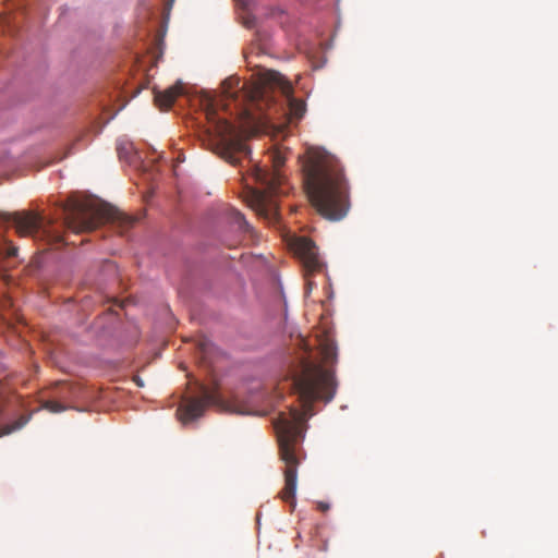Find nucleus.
Masks as SVG:
<instances>
[{"label":"nucleus","mask_w":558,"mask_h":558,"mask_svg":"<svg viewBox=\"0 0 558 558\" xmlns=\"http://www.w3.org/2000/svg\"><path fill=\"white\" fill-rule=\"evenodd\" d=\"M205 114L208 121V132L218 140L222 158L232 165H238L243 158H248L250 148L233 124L218 114L215 100L208 99Z\"/></svg>","instance_id":"obj_5"},{"label":"nucleus","mask_w":558,"mask_h":558,"mask_svg":"<svg viewBox=\"0 0 558 558\" xmlns=\"http://www.w3.org/2000/svg\"><path fill=\"white\" fill-rule=\"evenodd\" d=\"M318 509H320L322 511H327L329 509V506L327 504L319 502Z\"/></svg>","instance_id":"obj_19"},{"label":"nucleus","mask_w":558,"mask_h":558,"mask_svg":"<svg viewBox=\"0 0 558 558\" xmlns=\"http://www.w3.org/2000/svg\"><path fill=\"white\" fill-rule=\"evenodd\" d=\"M245 25H246V27H253V26H254V23H253V21L247 20V21L245 22Z\"/></svg>","instance_id":"obj_20"},{"label":"nucleus","mask_w":558,"mask_h":558,"mask_svg":"<svg viewBox=\"0 0 558 558\" xmlns=\"http://www.w3.org/2000/svg\"><path fill=\"white\" fill-rule=\"evenodd\" d=\"M184 94V86L181 81L165 90L154 89L155 105L161 110H168L172 107L175 99Z\"/></svg>","instance_id":"obj_9"},{"label":"nucleus","mask_w":558,"mask_h":558,"mask_svg":"<svg viewBox=\"0 0 558 558\" xmlns=\"http://www.w3.org/2000/svg\"><path fill=\"white\" fill-rule=\"evenodd\" d=\"M299 395L301 410L291 409L289 416L281 414L275 423L280 458L284 462V486L279 493L280 498L294 506L299 458L296 445L304 436V424L314 415L313 402H329L336 393L333 372L320 365L307 363L303 372L293 380Z\"/></svg>","instance_id":"obj_1"},{"label":"nucleus","mask_w":558,"mask_h":558,"mask_svg":"<svg viewBox=\"0 0 558 558\" xmlns=\"http://www.w3.org/2000/svg\"><path fill=\"white\" fill-rule=\"evenodd\" d=\"M64 226L74 233L87 232L105 222H117L122 228H130L134 218L107 203L71 199L64 209Z\"/></svg>","instance_id":"obj_3"},{"label":"nucleus","mask_w":558,"mask_h":558,"mask_svg":"<svg viewBox=\"0 0 558 558\" xmlns=\"http://www.w3.org/2000/svg\"><path fill=\"white\" fill-rule=\"evenodd\" d=\"M134 381L136 383V385H137L138 387H143V386H144V381H143V380H142V378H141V377H138V376H135V377H134Z\"/></svg>","instance_id":"obj_18"},{"label":"nucleus","mask_w":558,"mask_h":558,"mask_svg":"<svg viewBox=\"0 0 558 558\" xmlns=\"http://www.w3.org/2000/svg\"><path fill=\"white\" fill-rule=\"evenodd\" d=\"M293 248L307 272L313 274L322 270L323 264L318 256L317 246L311 239L305 236L296 238L293 242Z\"/></svg>","instance_id":"obj_8"},{"label":"nucleus","mask_w":558,"mask_h":558,"mask_svg":"<svg viewBox=\"0 0 558 558\" xmlns=\"http://www.w3.org/2000/svg\"><path fill=\"white\" fill-rule=\"evenodd\" d=\"M1 304H2V306H3V307H9V306H11V305H12L11 300H10V299H8V298H4V299L1 301Z\"/></svg>","instance_id":"obj_17"},{"label":"nucleus","mask_w":558,"mask_h":558,"mask_svg":"<svg viewBox=\"0 0 558 558\" xmlns=\"http://www.w3.org/2000/svg\"><path fill=\"white\" fill-rule=\"evenodd\" d=\"M233 82H235L236 84L239 83L238 80H233V78H228L222 83V89H223L225 97L227 96V97L232 98L234 96V93L230 90Z\"/></svg>","instance_id":"obj_16"},{"label":"nucleus","mask_w":558,"mask_h":558,"mask_svg":"<svg viewBox=\"0 0 558 558\" xmlns=\"http://www.w3.org/2000/svg\"><path fill=\"white\" fill-rule=\"evenodd\" d=\"M230 218L234 223H236L239 226L240 229H242V230L250 229L247 221L245 220L244 216L240 211L232 209L230 211Z\"/></svg>","instance_id":"obj_13"},{"label":"nucleus","mask_w":558,"mask_h":558,"mask_svg":"<svg viewBox=\"0 0 558 558\" xmlns=\"http://www.w3.org/2000/svg\"><path fill=\"white\" fill-rule=\"evenodd\" d=\"M304 184L313 207L331 221L343 219L350 209V185L340 160L313 148L303 163Z\"/></svg>","instance_id":"obj_2"},{"label":"nucleus","mask_w":558,"mask_h":558,"mask_svg":"<svg viewBox=\"0 0 558 558\" xmlns=\"http://www.w3.org/2000/svg\"><path fill=\"white\" fill-rule=\"evenodd\" d=\"M201 396L189 397L179 407L177 413L183 424L194 421L203 415L205 409L218 402V396L206 386H201Z\"/></svg>","instance_id":"obj_7"},{"label":"nucleus","mask_w":558,"mask_h":558,"mask_svg":"<svg viewBox=\"0 0 558 558\" xmlns=\"http://www.w3.org/2000/svg\"><path fill=\"white\" fill-rule=\"evenodd\" d=\"M27 423V418L21 417L19 421L14 422L12 425H5L0 430V436L9 435L10 433L22 428Z\"/></svg>","instance_id":"obj_14"},{"label":"nucleus","mask_w":558,"mask_h":558,"mask_svg":"<svg viewBox=\"0 0 558 558\" xmlns=\"http://www.w3.org/2000/svg\"><path fill=\"white\" fill-rule=\"evenodd\" d=\"M184 94V86L181 81L165 90L154 89L155 105L161 110H168L172 107L175 99Z\"/></svg>","instance_id":"obj_10"},{"label":"nucleus","mask_w":558,"mask_h":558,"mask_svg":"<svg viewBox=\"0 0 558 558\" xmlns=\"http://www.w3.org/2000/svg\"><path fill=\"white\" fill-rule=\"evenodd\" d=\"M276 76L277 83L280 85L282 93L287 97L291 116L295 119L302 118L305 112V104L302 100L292 97L293 87L289 82L283 81V78L277 74Z\"/></svg>","instance_id":"obj_11"},{"label":"nucleus","mask_w":558,"mask_h":558,"mask_svg":"<svg viewBox=\"0 0 558 558\" xmlns=\"http://www.w3.org/2000/svg\"><path fill=\"white\" fill-rule=\"evenodd\" d=\"M0 217L4 221L14 225L21 236H33L36 240L46 241L49 245L58 247L63 243V235L56 230L50 222L46 223L44 218L31 211L3 213Z\"/></svg>","instance_id":"obj_6"},{"label":"nucleus","mask_w":558,"mask_h":558,"mask_svg":"<svg viewBox=\"0 0 558 558\" xmlns=\"http://www.w3.org/2000/svg\"><path fill=\"white\" fill-rule=\"evenodd\" d=\"M272 170H266L257 165L253 166V177L263 187L253 192L250 206L256 214L269 222L278 219V204L275 196L283 193V175L279 169L284 165L286 157L280 151H272L270 155Z\"/></svg>","instance_id":"obj_4"},{"label":"nucleus","mask_w":558,"mask_h":558,"mask_svg":"<svg viewBox=\"0 0 558 558\" xmlns=\"http://www.w3.org/2000/svg\"><path fill=\"white\" fill-rule=\"evenodd\" d=\"M15 253H16V248L13 247V248L10 250L9 255L13 256V255H15Z\"/></svg>","instance_id":"obj_21"},{"label":"nucleus","mask_w":558,"mask_h":558,"mask_svg":"<svg viewBox=\"0 0 558 558\" xmlns=\"http://www.w3.org/2000/svg\"><path fill=\"white\" fill-rule=\"evenodd\" d=\"M319 354L322 362L326 365L332 364L337 360V347L331 339L325 338L319 341Z\"/></svg>","instance_id":"obj_12"},{"label":"nucleus","mask_w":558,"mask_h":558,"mask_svg":"<svg viewBox=\"0 0 558 558\" xmlns=\"http://www.w3.org/2000/svg\"><path fill=\"white\" fill-rule=\"evenodd\" d=\"M43 408L48 410L51 413H60L66 409L65 405H63L60 402L54 401V400H46L43 403Z\"/></svg>","instance_id":"obj_15"}]
</instances>
